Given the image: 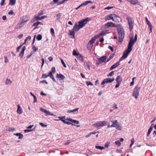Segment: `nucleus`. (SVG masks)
I'll return each instance as SVG.
<instances>
[{
    "instance_id": "obj_1",
    "label": "nucleus",
    "mask_w": 156,
    "mask_h": 156,
    "mask_svg": "<svg viewBox=\"0 0 156 156\" xmlns=\"http://www.w3.org/2000/svg\"><path fill=\"white\" fill-rule=\"evenodd\" d=\"M119 34V42H121L124 37L125 35L123 27L121 25L119 24L117 28Z\"/></svg>"
},
{
    "instance_id": "obj_2",
    "label": "nucleus",
    "mask_w": 156,
    "mask_h": 156,
    "mask_svg": "<svg viewBox=\"0 0 156 156\" xmlns=\"http://www.w3.org/2000/svg\"><path fill=\"white\" fill-rule=\"evenodd\" d=\"M105 19L106 20H112L113 21L117 23L119 22L121 20V18L114 13L107 16Z\"/></svg>"
},
{
    "instance_id": "obj_3",
    "label": "nucleus",
    "mask_w": 156,
    "mask_h": 156,
    "mask_svg": "<svg viewBox=\"0 0 156 156\" xmlns=\"http://www.w3.org/2000/svg\"><path fill=\"white\" fill-rule=\"evenodd\" d=\"M80 28H81L79 25L77 23H76L73 29V30H69V34L70 36H71V38H75V32L79 30Z\"/></svg>"
},
{
    "instance_id": "obj_4",
    "label": "nucleus",
    "mask_w": 156,
    "mask_h": 156,
    "mask_svg": "<svg viewBox=\"0 0 156 156\" xmlns=\"http://www.w3.org/2000/svg\"><path fill=\"white\" fill-rule=\"evenodd\" d=\"M132 49V47L131 45H128V48L123 53V55L120 58L119 61H121L122 59L126 58L127 57L129 52Z\"/></svg>"
},
{
    "instance_id": "obj_5",
    "label": "nucleus",
    "mask_w": 156,
    "mask_h": 156,
    "mask_svg": "<svg viewBox=\"0 0 156 156\" xmlns=\"http://www.w3.org/2000/svg\"><path fill=\"white\" fill-rule=\"evenodd\" d=\"M119 24L115 25L112 22H109L106 23L102 26V27L105 29H107L109 27L117 28Z\"/></svg>"
},
{
    "instance_id": "obj_6",
    "label": "nucleus",
    "mask_w": 156,
    "mask_h": 156,
    "mask_svg": "<svg viewBox=\"0 0 156 156\" xmlns=\"http://www.w3.org/2000/svg\"><path fill=\"white\" fill-rule=\"evenodd\" d=\"M140 89V87L138 86H136L134 88L133 92V96H134L136 99H137L139 95V93Z\"/></svg>"
},
{
    "instance_id": "obj_7",
    "label": "nucleus",
    "mask_w": 156,
    "mask_h": 156,
    "mask_svg": "<svg viewBox=\"0 0 156 156\" xmlns=\"http://www.w3.org/2000/svg\"><path fill=\"white\" fill-rule=\"evenodd\" d=\"M107 121H101L96 123L93 125V126L95 127L98 128L100 127H102L106 125Z\"/></svg>"
},
{
    "instance_id": "obj_8",
    "label": "nucleus",
    "mask_w": 156,
    "mask_h": 156,
    "mask_svg": "<svg viewBox=\"0 0 156 156\" xmlns=\"http://www.w3.org/2000/svg\"><path fill=\"white\" fill-rule=\"evenodd\" d=\"M90 18L87 17L86 18L81 20L79 22V25L82 28L87 23V21L90 20Z\"/></svg>"
},
{
    "instance_id": "obj_9",
    "label": "nucleus",
    "mask_w": 156,
    "mask_h": 156,
    "mask_svg": "<svg viewBox=\"0 0 156 156\" xmlns=\"http://www.w3.org/2000/svg\"><path fill=\"white\" fill-rule=\"evenodd\" d=\"M126 19L128 21L129 29L130 31H131L133 27L134 22L132 20V18L129 16H127Z\"/></svg>"
},
{
    "instance_id": "obj_10",
    "label": "nucleus",
    "mask_w": 156,
    "mask_h": 156,
    "mask_svg": "<svg viewBox=\"0 0 156 156\" xmlns=\"http://www.w3.org/2000/svg\"><path fill=\"white\" fill-rule=\"evenodd\" d=\"M56 71V70L55 68L54 67H53L52 68L51 70L49 72V75H50V78L53 81L55 82L56 83L57 81L54 78V76L53 75V73H55Z\"/></svg>"
},
{
    "instance_id": "obj_11",
    "label": "nucleus",
    "mask_w": 156,
    "mask_h": 156,
    "mask_svg": "<svg viewBox=\"0 0 156 156\" xmlns=\"http://www.w3.org/2000/svg\"><path fill=\"white\" fill-rule=\"evenodd\" d=\"M137 40V35L136 34H135V39H133V36L131 37L129 41V43L128 44L131 45L132 47H133V44L136 42Z\"/></svg>"
},
{
    "instance_id": "obj_12",
    "label": "nucleus",
    "mask_w": 156,
    "mask_h": 156,
    "mask_svg": "<svg viewBox=\"0 0 156 156\" xmlns=\"http://www.w3.org/2000/svg\"><path fill=\"white\" fill-rule=\"evenodd\" d=\"M115 80V78H112L111 79L110 78L104 79L101 83V85H104L106 83H110L113 81Z\"/></svg>"
},
{
    "instance_id": "obj_13",
    "label": "nucleus",
    "mask_w": 156,
    "mask_h": 156,
    "mask_svg": "<svg viewBox=\"0 0 156 156\" xmlns=\"http://www.w3.org/2000/svg\"><path fill=\"white\" fill-rule=\"evenodd\" d=\"M65 116L59 117V118L60 119V120L62 121L64 123L66 124L69 125H72L73 126H75V125H74L73 123L71 122L66 121V119H65Z\"/></svg>"
},
{
    "instance_id": "obj_14",
    "label": "nucleus",
    "mask_w": 156,
    "mask_h": 156,
    "mask_svg": "<svg viewBox=\"0 0 156 156\" xmlns=\"http://www.w3.org/2000/svg\"><path fill=\"white\" fill-rule=\"evenodd\" d=\"M40 110L42 112L45 113L46 116L49 115H54L53 114H51L50 112L47 111L46 110L44 109V108H40Z\"/></svg>"
},
{
    "instance_id": "obj_15",
    "label": "nucleus",
    "mask_w": 156,
    "mask_h": 156,
    "mask_svg": "<svg viewBox=\"0 0 156 156\" xmlns=\"http://www.w3.org/2000/svg\"><path fill=\"white\" fill-rule=\"evenodd\" d=\"M56 78H58L59 80H63L65 78V77L62 74H57Z\"/></svg>"
},
{
    "instance_id": "obj_16",
    "label": "nucleus",
    "mask_w": 156,
    "mask_h": 156,
    "mask_svg": "<svg viewBox=\"0 0 156 156\" xmlns=\"http://www.w3.org/2000/svg\"><path fill=\"white\" fill-rule=\"evenodd\" d=\"M26 47L25 46H24L22 49L19 55V56L21 58H22L23 55L24 54V52L26 50Z\"/></svg>"
},
{
    "instance_id": "obj_17",
    "label": "nucleus",
    "mask_w": 156,
    "mask_h": 156,
    "mask_svg": "<svg viewBox=\"0 0 156 156\" xmlns=\"http://www.w3.org/2000/svg\"><path fill=\"white\" fill-rule=\"evenodd\" d=\"M120 65V62H117L116 64H114L110 67V70H111L119 66Z\"/></svg>"
},
{
    "instance_id": "obj_18",
    "label": "nucleus",
    "mask_w": 156,
    "mask_h": 156,
    "mask_svg": "<svg viewBox=\"0 0 156 156\" xmlns=\"http://www.w3.org/2000/svg\"><path fill=\"white\" fill-rule=\"evenodd\" d=\"M106 59L107 57L106 56H103L98 59V61L103 62H105Z\"/></svg>"
},
{
    "instance_id": "obj_19",
    "label": "nucleus",
    "mask_w": 156,
    "mask_h": 156,
    "mask_svg": "<svg viewBox=\"0 0 156 156\" xmlns=\"http://www.w3.org/2000/svg\"><path fill=\"white\" fill-rule=\"evenodd\" d=\"M17 112L19 114H21L23 112V111L22 109V108L20 107V105H17Z\"/></svg>"
},
{
    "instance_id": "obj_20",
    "label": "nucleus",
    "mask_w": 156,
    "mask_h": 156,
    "mask_svg": "<svg viewBox=\"0 0 156 156\" xmlns=\"http://www.w3.org/2000/svg\"><path fill=\"white\" fill-rule=\"evenodd\" d=\"M122 80V77L120 76H118L116 79V81L117 83H120Z\"/></svg>"
},
{
    "instance_id": "obj_21",
    "label": "nucleus",
    "mask_w": 156,
    "mask_h": 156,
    "mask_svg": "<svg viewBox=\"0 0 156 156\" xmlns=\"http://www.w3.org/2000/svg\"><path fill=\"white\" fill-rule=\"evenodd\" d=\"M77 58L80 61L82 62L84 61L82 55L80 54H79L77 57Z\"/></svg>"
},
{
    "instance_id": "obj_22",
    "label": "nucleus",
    "mask_w": 156,
    "mask_h": 156,
    "mask_svg": "<svg viewBox=\"0 0 156 156\" xmlns=\"http://www.w3.org/2000/svg\"><path fill=\"white\" fill-rule=\"evenodd\" d=\"M92 2L90 0L88 1H86L81 4L80 6H83L86 5L89 3H92Z\"/></svg>"
},
{
    "instance_id": "obj_23",
    "label": "nucleus",
    "mask_w": 156,
    "mask_h": 156,
    "mask_svg": "<svg viewBox=\"0 0 156 156\" xmlns=\"http://www.w3.org/2000/svg\"><path fill=\"white\" fill-rule=\"evenodd\" d=\"M106 31H101L99 34L97 35H96V36L97 37V38H98L99 37H100L101 36L105 35L106 34Z\"/></svg>"
},
{
    "instance_id": "obj_24",
    "label": "nucleus",
    "mask_w": 156,
    "mask_h": 156,
    "mask_svg": "<svg viewBox=\"0 0 156 156\" xmlns=\"http://www.w3.org/2000/svg\"><path fill=\"white\" fill-rule=\"evenodd\" d=\"M127 1L133 5L136 4L138 2L137 0H127Z\"/></svg>"
},
{
    "instance_id": "obj_25",
    "label": "nucleus",
    "mask_w": 156,
    "mask_h": 156,
    "mask_svg": "<svg viewBox=\"0 0 156 156\" xmlns=\"http://www.w3.org/2000/svg\"><path fill=\"white\" fill-rule=\"evenodd\" d=\"M97 38V37L95 36L94 37L92 38L90 40L89 42L91 44H93V43L94 42V41Z\"/></svg>"
},
{
    "instance_id": "obj_26",
    "label": "nucleus",
    "mask_w": 156,
    "mask_h": 156,
    "mask_svg": "<svg viewBox=\"0 0 156 156\" xmlns=\"http://www.w3.org/2000/svg\"><path fill=\"white\" fill-rule=\"evenodd\" d=\"M24 25L22 22L20 23H19L16 26V29H20Z\"/></svg>"
},
{
    "instance_id": "obj_27",
    "label": "nucleus",
    "mask_w": 156,
    "mask_h": 156,
    "mask_svg": "<svg viewBox=\"0 0 156 156\" xmlns=\"http://www.w3.org/2000/svg\"><path fill=\"white\" fill-rule=\"evenodd\" d=\"M14 135L17 136H19L18 138L20 139H22L23 137V135L20 133H17L16 134H14Z\"/></svg>"
},
{
    "instance_id": "obj_28",
    "label": "nucleus",
    "mask_w": 156,
    "mask_h": 156,
    "mask_svg": "<svg viewBox=\"0 0 156 156\" xmlns=\"http://www.w3.org/2000/svg\"><path fill=\"white\" fill-rule=\"evenodd\" d=\"M9 1L10 2L9 4L11 5H15L16 2V0H9Z\"/></svg>"
},
{
    "instance_id": "obj_29",
    "label": "nucleus",
    "mask_w": 156,
    "mask_h": 156,
    "mask_svg": "<svg viewBox=\"0 0 156 156\" xmlns=\"http://www.w3.org/2000/svg\"><path fill=\"white\" fill-rule=\"evenodd\" d=\"M12 83V81L10 80L7 79L6 80L5 84L6 85H10Z\"/></svg>"
},
{
    "instance_id": "obj_30",
    "label": "nucleus",
    "mask_w": 156,
    "mask_h": 156,
    "mask_svg": "<svg viewBox=\"0 0 156 156\" xmlns=\"http://www.w3.org/2000/svg\"><path fill=\"white\" fill-rule=\"evenodd\" d=\"M49 76L50 77V75H49V73L48 75H47L46 74L44 73L42 75V78H46Z\"/></svg>"
},
{
    "instance_id": "obj_31",
    "label": "nucleus",
    "mask_w": 156,
    "mask_h": 156,
    "mask_svg": "<svg viewBox=\"0 0 156 156\" xmlns=\"http://www.w3.org/2000/svg\"><path fill=\"white\" fill-rule=\"evenodd\" d=\"M96 133V132L94 131L90 132L88 133L87 135L85 137L86 138H88L89 137L91 134H95Z\"/></svg>"
},
{
    "instance_id": "obj_32",
    "label": "nucleus",
    "mask_w": 156,
    "mask_h": 156,
    "mask_svg": "<svg viewBox=\"0 0 156 156\" xmlns=\"http://www.w3.org/2000/svg\"><path fill=\"white\" fill-rule=\"evenodd\" d=\"M62 13H59L56 15V16L57 17V20H59L61 19V18L62 16Z\"/></svg>"
},
{
    "instance_id": "obj_33",
    "label": "nucleus",
    "mask_w": 156,
    "mask_h": 156,
    "mask_svg": "<svg viewBox=\"0 0 156 156\" xmlns=\"http://www.w3.org/2000/svg\"><path fill=\"white\" fill-rule=\"evenodd\" d=\"M38 24L37 23V22H36L33 24V27H35L34 28L33 30H34L38 28V27H37L38 26Z\"/></svg>"
},
{
    "instance_id": "obj_34",
    "label": "nucleus",
    "mask_w": 156,
    "mask_h": 156,
    "mask_svg": "<svg viewBox=\"0 0 156 156\" xmlns=\"http://www.w3.org/2000/svg\"><path fill=\"white\" fill-rule=\"evenodd\" d=\"M145 20L148 26H151V24L150 22L148 20L147 18V17H145Z\"/></svg>"
},
{
    "instance_id": "obj_35",
    "label": "nucleus",
    "mask_w": 156,
    "mask_h": 156,
    "mask_svg": "<svg viewBox=\"0 0 156 156\" xmlns=\"http://www.w3.org/2000/svg\"><path fill=\"white\" fill-rule=\"evenodd\" d=\"M50 31L51 33V35L53 37H54L55 36V32L54 29L53 28H51L50 29Z\"/></svg>"
},
{
    "instance_id": "obj_36",
    "label": "nucleus",
    "mask_w": 156,
    "mask_h": 156,
    "mask_svg": "<svg viewBox=\"0 0 156 156\" xmlns=\"http://www.w3.org/2000/svg\"><path fill=\"white\" fill-rule=\"evenodd\" d=\"M114 55L112 54L109 57V58L107 59L106 61V62H109L110 60L112 58H113Z\"/></svg>"
},
{
    "instance_id": "obj_37",
    "label": "nucleus",
    "mask_w": 156,
    "mask_h": 156,
    "mask_svg": "<svg viewBox=\"0 0 156 156\" xmlns=\"http://www.w3.org/2000/svg\"><path fill=\"white\" fill-rule=\"evenodd\" d=\"M42 38V36L41 34H39L37 37V39L38 40H41Z\"/></svg>"
},
{
    "instance_id": "obj_38",
    "label": "nucleus",
    "mask_w": 156,
    "mask_h": 156,
    "mask_svg": "<svg viewBox=\"0 0 156 156\" xmlns=\"http://www.w3.org/2000/svg\"><path fill=\"white\" fill-rule=\"evenodd\" d=\"M95 148L96 149H99L101 150H103L104 148V147H101L99 146H95Z\"/></svg>"
},
{
    "instance_id": "obj_39",
    "label": "nucleus",
    "mask_w": 156,
    "mask_h": 156,
    "mask_svg": "<svg viewBox=\"0 0 156 156\" xmlns=\"http://www.w3.org/2000/svg\"><path fill=\"white\" fill-rule=\"evenodd\" d=\"M93 44H91L90 42H88L87 45V48H92Z\"/></svg>"
},
{
    "instance_id": "obj_40",
    "label": "nucleus",
    "mask_w": 156,
    "mask_h": 156,
    "mask_svg": "<svg viewBox=\"0 0 156 156\" xmlns=\"http://www.w3.org/2000/svg\"><path fill=\"white\" fill-rule=\"evenodd\" d=\"M79 53H78L76 51L74 50L73 51V54L74 56H78V55L80 54Z\"/></svg>"
},
{
    "instance_id": "obj_41",
    "label": "nucleus",
    "mask_w": 156,
    "mask_h": 156,
    "mask_svg": "<svg viewBox=\"0 0 156 156\" xmlns=\"http://www.w3.org/2000/svg\"><path fill=\"white\" fill-rule=\"evenodd\" d=\"M34 21H37L38 20H41V17H39L37 16H36L33 19Z\"/></svg>"
},
{
    "instance_id": "obj_42",
    "label": "nucleus",
    "mask_w": 156,
    "mask_h": 156,
    "mask_svg": "<svg viewBox=\"0 0 156 156\" xmlns=\"http://www.w3.org/2000/svg\"><path fill=\"white\" fill-rule=\"evenodd\" d=\"M79 108H76L75 109H74L73 110H69L68 112V113H71L72 112L75 111H77L79 109Z\"/></svg>"
},
{
    "instance_id": "obj_43",
    "label": "nucleus",
    "mask_w": 156,
    "mask_h": 156,
    "mask_svg": "<svg viewBox=\"0 0 156 156\" xmlns=\"http://www.w3.org/2000/svg\"><path fill=\"white\" fill-rule=\"evenodd\" d=\"M60 60H61V62L62 63L63 65V66L65 67V68H66V64H65L63 60L62 59V58H60Z\"/></svg>"
},
{
    "instance_id": "obj_44",
    "label": "nucleus",
    "mask_w": 156,
    "mask_h": 156,
    "mask_svg": "<svg viewBox=\"0 0 156 156\" xmlns=\"http://www.w3.org/2000/svg\"><path fill=\"white\" fill-rule=\"evenodd\" d=\"M115 143L118 146H120L121 144V143L119 142V140L116 141H115Z\"/></svg>"
},
{
    "instance_id": "obj_45",
    "label": "nucleus",
    "mask_w": 156,
    "mask_h": 156,
    "mask_svg": "<svg viewBox=\"0 0 156 156\" xmlns=\"http://www.w3.org/2000/svg\"><path fill=\"white\" fill-rule=\"evenodd\" d=\"M114 123V125L115 127L116 128L117 126H118V125H119V123L117 121V120H115V123Z\"/></svg>"
},
{
    "instance_id": "obj_46",
    "label": "nucleus",
    "mask_w": 156,
    "mask_h": 156,
    "mask_svg": "<svg viewBox=\"0 0 156 156\" xmlns=\"http://www.w3.org/2000/svg\"><path fill=\"white\" fill-rule=\"evenodd\" d=\"M86 84L87 86H88L90 85H91V86L93 85V84L90 82L88 81H86Z\"/></svg>"
},
{
    "instance_id": "obj_47",
    "label": "nucleus",
    "mask_w": 156,
    "mask_h": 156,
    "mask_svg": "<svg viewBox=\"0 0 156 156\" xmlns=\"http://www.w3.org/2000/svg\"><path fill=\"white\" fill-rule=\"evenodd\" d=\"M114 72L113 71L111 72L109 74L107 75L108 76H111L114 75Z\"/></svg>"
},
{
    "instance_id": "obj_48",
    "label": "nucleus",
    "mask_w": 156,
    "mask_h": 156,
    "mask_svg": "<svg viewBox=\"0 0 156 156\" xmlns=\"http://www.w3.org/2000/svg\"><path fill=\"white\" fill-rule=\"evenodd\" d=\"M29 19H27V20H23V21L21 22L23 25H24L29 20Z\"/></svg>"
},
{
    "instance_id": "obj_49",
    "label": "nucleus",
    "mask_w": 156,
    "mask_h": 156,
    "mask_svg": "<svg viewBox=\"0 0 156 156\" xmlns=\"http://www.w3.org/2000/svg\"><path fill=\"white\" fill-rule=\"evenodd\" d=\"M84 66L85 67L86 69H88V70H90V67L89 65L86 64V65H84Z\"/></svg>"
},
{
    "instance_id": "obj_50",
    "label": "nucleus",
    "mask_w": 156,
    "mask_h": 156,
    "mask_svg": "<svg viewBox=\"0 0 156 156\" xmlns=\"http://www.w3.org/2000/svg\"><path fill=\"white\" fill-rule=\"evenodd\" d=\"M32 49L34 51H36L38 50V48L34 46H33Z\"/></svg>"
},
{
    "instance_id": "obj_51",
    "label": "nucleus",
    "mask_w": 156,
    "mask_h": 156,
    "mask_svg": "<svg viewBox=\"0 0 156 156\" xmlns=\"http://www.w3.org/2000/svg\"><path fill=\"white\" fill-rule=\"evenodd\" d=\"M116 128L118 130H122V129L121 126H119V125L117 126V127H116Z\"/></svg>"
},
{
    "instance_id": "obj_52",
    "label": "nucleus",
    "mask_w": 156,
    "mask_h": 156,
    "mask_svg": "<svg viewBox=\"0 0 156 156\" xmlns=\"http://www.w3.org/2000/svg\"><path fill=\"white\" fill-rule=\"evenodd\" d=\"M4 58L5 59V62L6 63L8 62V59L6 56H4Z\"/></svg>"
},
{
    "instance_id": "obj_53",
    "label": "nucleus",
    "mask_w": 156,
    "mask_h": 156,
    "mask_svg": "<svg viewBox=\"0 0 156 156\" xmlns=\"http://www.w3.org/2000/svg\"><path fill=\"white\" fill-rule=\"evenodd\" d=\"M39 125L41 126L42 127H46L47 126V125H45L44 123L42 122L39 123Z\"/></svg>"
},
{
    "instance_id": "obj_54",
    "label": "nucleus",
    "mask_w": 156,
    "mask_h": 156,
    "mask_svg": "<svg viewBox=\"0 0 156 156\" xmlns=\"http://www.w3.org/2000/svg\"><path fill=\"white\" fill-rule=\"evenodd\" d=\"M40 83H45L46 84H48V83L45 80H44L42 81H40Z\"/></svg>"
},
{
    "instance_id": "obj_55",
    "label": "nucleus",
    "mask_w": 156,
    "mask_h": 156,
    "mask_svg": "<svg viewBox=\"0 0 156 156\" xmlns=\"http://www.w3.org/2000/svg\"><path fill=\"white\" fill-rule=\"evenodd\" d=\"M23 45V44L21 45H20L19 47H18L17 48L16 50H17V52H18L19 51V50L22 47V46Z\"/></svg>"
},
{
    "instance_id": "obj_56",
    "label": "nucleus",
    "mask_w": 156,
    "mask_h": 156,
    "mask_svg": "<svg viewBox=\"0 0 156 156\" xmlns=\"http://www.w3.org/2000/svg\"><path fill=\"white\" fill-rule=\"evenodd\" d=\"M5 0H1V3H0V5L1 6H2L4 5Z\"/></svg>"
},
{
    "instance_id": "obj_57",
    "label": "nucleus",
    "mask_w": 156,
    "mask_h": 156,
    "mask_svg": "<svg viewBox=\"0 0 156 156\" xmlns=\"http://www.w3.org/2000/svg\"><path fill=\"white\" fill-rule=\"evenodd\" d=\"M108 48L109 49H110L111 50V51H112V52H113L114 51V49L111 46H108Z\"/></svg>"
},
{
    "instance_id": "obj_58",
    "label": "nucleus",
    "mask_w": 156,
    "mask_h": 156,
    "mask_svg": "<svg viewBox=\"0 0 156 156\" xmlns=\"http://www.w3.org/2000/svg\"><path fill=\"white\" fill-rule=\"evenodd\" d=\"M153 126H154V125H153V124H152V125L151 126H150V127L149 129V130H150V131H152V129H153Z\"/></svg>"
},
{
    "instance_id": "obj_59",
    "label": "nucleus",
    "mask_w": 156,
    "mask_h": 156,
    "mask_svg": "<svg viewBox=\"0 0 156 156\" xmlns=\"http://www.w3.org/2000/svg\"><path fill=\"white\" fill-rule=\"evenodd\" d=\"M153 126H154V125H153V124H152V125L151 126H150V127L149 129V130H150V131H152V129H153Z\"/></svg>"
},
{
    "instance_id": "obj_60",
    "label": "nucleus",
    "mask_w": 156,
    "mask_h": 156,
    "mask_svg": "<svg viewBox=\"0 0 156 156\" xmlns=\"http://www.w3.org/2000/svg\"><path fill=\"white\" fill-rule=\"evenodd\" d=\"M14 14V12L12 11V10H11L9 12H8V14H9V15H12Z\"/></svg>"
},
{
    "instance_id": "obj_61",
    "label": "nucleus",
    "mask_w": 156,
    "mask_h": 156,
    "mask_svg": "<svg viewBox=\"0 0 156 156\" xmlns=\"http://www.w3.org/2000/svg\"><path fill=\"white\" fill-rule=\"evenodd\" d=\"M109 145V143L107 142L106 143H105V147H108Z\"/></svg>"
},
{
    "instance_id": "obj_62",
    "label": "nucleus",
    "mask_w": 156,
    "mask_h": 156,
    "mask_svg": "<svg viewBox=\"0 0 156 156\" xmlns=\"http://www.w3.org/2000/svg\"><path fill=\"white\" fill-rule=\"evenodd\" d=\"M113 8V7H112V6H109V7H107L106 8H105V9H108V10H109L111 9H112Z\"/></svg>"
},
{
    "instance_id": "obj_63",
    "label": "nucleus",
    "mask_w": 156,
    "mask_h": 156,
    "mask_svg": "<svg viewBox=\"0 0 156 156\" xmlns=\"http://www.w3.org/2000/svg\"><path fill=\"white\" fill-rule=\"evenodd\" d=\"M23 37V34H20L18 37V38L19 39L22 38Z\"/></svg>"
},
{
    "instance_id": "obj_64",
    "label": "nucleus",
    "mask_w": 156,
    "mask_h": 156,
    "mask_svg": "<svg viewBox=\"0 0 156 156\" xmlns=\"http://www.w3.org/2000/svg\"><path fill=\"white\" fill-rule=\"evenodd\" d=\"M48 59L50 61H52L53 60V58L52 56H50L48 58Z\"/></svg>"
}]
</instances>
